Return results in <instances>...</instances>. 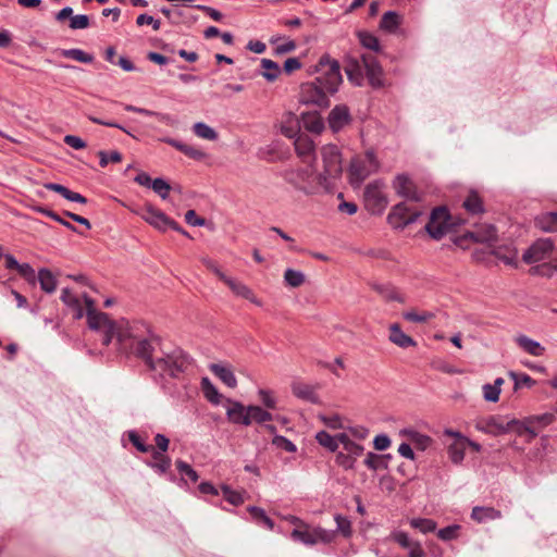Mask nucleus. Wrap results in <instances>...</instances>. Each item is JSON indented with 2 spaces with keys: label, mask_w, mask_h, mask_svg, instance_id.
<instances>
[{
  "label": "nucleus",
  "mask_w": 557,
  "mask_h": 557,
  "mask_svg": "<svg viewBox=\"0 0 557 557\" xmlns=\"http://www.w3.org/2000/svg\"><path fill=\"white\" fill-rule=\"evenodd\" d=\"M201 388L208 401L213 405H218L220 403L221 394L208 377H202Z\"/></svg>",
  "instance_id": "41"
},
{
  "label": "nucleus",
  "mask_w": 557,
  "mask_h": 557,
  "mask_svg": "<svg viewBox=\"0 0 557 557\" xmlns=\"http://www.w3.org/2000/svg\"><path fill=\"white\" fill-rule=\"evenodd\" d=\"M392 186L395 193L408 201L420 202L424 198V194L418 189L416 183L406 173H400L393 180Z\"/></svg>",
  "instance_id": "12"
},
{
  "label": "nucleus",
  "mask_w": 557,
  "mask_h": 557,
  "mask_svg": "<svg viewBox=\"0 0 557 557\" xmlns=\"http://www.w3.org/2000/svg\"><path fill=\"white\" fill-rule=\"evenodd\" d=\"M136 24L138 26L143 25H151L154 30H159L161 27L160 20L154 18L151 15H148L146 13L139 14L136 18Z\"/></svg>",
  "instance_id": "60"
},
{
  "label": "nucleus",
  "mask_w": 557,
  "mask_h": 557,
  "mask_svg": "<svg viewBox=\"0 0 557 557\" xmlns=\"http://www.w3.org/2000/svg\"><path fill=\"white\" fill-rule=\"evenodd\" d=\"M535 225L544 232H557V212H545L537 215Z\"/></svg>",
  "instance_id": "30"
},
{
  "label": "nucleus",
  "mask_w": 557,
  "mask_h": 557,
  "mask_svg": "<svg viewBox=\"0 0 557 557\" xmlns=\"http://www.w3.org/2000/svg\"><path fill=\"white\" fill-rule=\"evenodd\" d=\"M434 314L432 312L423 311V312H416V311H408L404 313V318L407 321L416 322V323H423L432 319Z\"/></svg>",
  "instance_id": "56"
},
{
  "label": "nucleus",
  "mask_w": 557,
  "mask_h": 557,
  "mask_svg": "<svg viewBox=\"0 0 557 557\" xmlns=\"http://www.w3.org/2000/svg\"><path fill=\"white\" fill-rule=\"evenodd\" d=\"M124 342L119 343L121 349H129L137 358L153 372L161 376L181 380L191 367V358L181 348L170 352L162 351V356L153 358L156 346L160 345L159 336L150 333L144 323L127 324L124 329Z\"/></svg>",
  "instance_id": "1"
},
{
  "label": "nucleus",
  "mask_w": 557,
  "mask_h": 557,
  "mask_svg": "<svg viewBox=\"0 0 557 557\" xmlns=\"http://www.w3.org/2000/svg\"><path fill=\"white\" fill-rule=\"evenodd\" d=\"M128 440L140 453L152 450V445L146 444L136 431H128Z\"/></svg>",
  "instance_id": "55"
},
{
  "label": "nucleus",
  "mask_w": 557,
  "mask_h": 557,
  "mask_svg": "<svg viewBox=\"0 0 557 557\" xmlns=\"http://www.w3.org/2000/svg\"><path fill=\"white\" fill-rule=\"evenodd\" d=\"M249 417H250V424L252 423V421H255L257 423H264V422L273 420L272 413L262 409L259 406H253V405L249 406Z\"/></svg>",
  "instance_id": "44"
},
{
  "label": "nucleus",
  "mask_w": 557,
  "mask_h": 557,
  "mask_svg": "<svg viewBox=\"0 0 557 557\" xmlns=\"http://www.w3.org/2000/svg\"><path fill=\"white\" fill-rule=\"evenodd\" d=\"M202 263L205 264V267L208 270H210L212 273H214L224 283L230 278V276L225 275L213 260L203 259Z\"/></svg>",
  "instance_id": "64"
},
{
  "label": "nucleus",
  "mask_w": 557,
  "mask_h": 557,
  "mask_svg": "<svg viewBox=\"0 0 557 557\" xmlns=\"http://www.w3.org/2000/svg\"><path fill=\"white\" fill-rule=\"evenodd\" d=\"M510 376L513 381V388L518 389L522 386L532 387L535 384V381L525 373H515L510 372Z\"/></svg>",
  "instance_id": "49"
},
{
  "label": "nucleus",
  "mask_w": 557,
  "mask_h": 557,
  "mask_svg": "<svg viewBox=\"0 0 557 557\" xmlns=\"http://www.w3.org/2000/svg\"><path fill=\"white\" fill-rule=\"evenodd\" d=\"M99 156V164L101 168H106L109 162H113V163H117V162H121L122 161V153L119 152L117 150H112L110 152H106V151H99L98 153Z\"/></svg>",
  "instance_id": "50"
},
{
  "label": "nucleus",
  "mask_w": 557,
  "mask_h": 557,
  "mask_svg": "<svg viewBox=\"0 0 557 557\" xmlns=\"http://www.w3.org/2000/svg\"><path fill=\"white\" fill-rule=\"evenodd\" d=\"M339 443L343 445L344 450L351 455L352 458H357L360 455H362L364 448L361 444L356 443L352 441L346 433H339L338 434Z\"/></svg>",
  "instance_id": "33"
},
{
  "label": "nucleus",
  "mask_w": 557,
  "mask_h": 557,
  "mask_svg": "<svg viewBox=\"0 0 557 557\" xmlns=\"http://www.w3.org/2000/svg\"><path fill=\"white\" fill-rule=\"evenodd\" d=\"M281 133L287 138H296L300 135V123L297 115L292 112L286 114L281 124Z\"/></svg>",
  "instance_id": "26"
},
{
  "label": "nucleus",
  "mask_w": 557,
  "mask_h": 557,
  "mask_svg": "<svg viewBox=\"0 0 557 557\" xmlns=\"http://www.w3.org/2000/svg\"><path fill=\"white\" fill-rule=\"evenodd\" d=\"M315 440L321 446L325 447L332 453L336 451L338 448V444H341L338 440V434L336 436H332L326 431L318 432L315 435Z\"/></svg>",
  "instance_id": "37"
},
{
  "label": "nucleus",
  "mask_w": 557,
  "mask_h": 557,
  "mask_svg": "<svg viewBox=\"0 0 557 557\" xmlns=\"http://www.w3.org/2000/svg\"><path fill=\"white\" fill-rule=\"evenodd\" d=\"M553 248L550 238H540L523 252L522 260L528 264L544 261L550 257Z\"/></svg>",
  "instance_id": "15"
},
{
  "label": "nucleus",
  "mask_w": 557,
  "mask_h": 557,
  "mask_svg": "<svg viewBox=\"0 0 557 557\" xmlns=\"http://www.w3.org/2000/svg\"><path fill=\"white\" fill-rule=\"evenodd\" d=\"M193 132L197 137L203 138L207 140H216L219 137V134L216 133V131L203 122L195 123L193 125Z\"/></svg>",
  "instance_id": "40"
},
{
  "label": "nucleus",
  "mask_w": 557,
  "mask_h": 557,
  "mask_svg": "<svg viewBox=\"0 0 557 557\" xmlns=\"http://www.w3.org/2000/svg\"><path fill=\"white\" fill-rule=\"evenodd\" d=\"M364 69L366 76L370 86L374 89H379L385 86L384 72L376 60V58L370 53L361 55V61H352L345 67L346 74L350 82L357 85H361L363 79L361 69Z\"/></svg>",
  "instance_id": "5"
},
{
  "label": "nucleus",
  "mask_w": 557,
  "mask_h": 557,
  "mask_svg": "<svg viewBox=\"0 0 557 557\" xmlns=\"http://www.w3.org/2000/svg\"><path fill=\"white\" fill-rule=\"evenodd\" d=\"M225 284L231 288V290L238 297L245 298L258 306H260V301L256 298L253 292L242 282H238L232 277H230Z\"/></svg>",
  "instance_id": "24"
},
{
  "label": "nucleus",
  "mask_w": 557,
  "mask_h": 557,
  "mask_svg": "<svg viewBox=\"0 0 557 557\" xmlns=\"http://www.w3.org/2000/svg\"><path fill=\"white\" fill-rule=\"evenodd\" d=\"M210 371L218 376L226 386L234 388L237 385V380L233 373V371L222 364L212 363L209 367Z\"/></svg>",
  "instance_id": "27"
},
{
  "label": "nucleus",
  "mask_w": 557,
  "mask_h": 557,
  "mask_svg": "<svg viewBox=\"0 0 557 557\" xmlns=\"http://www.w3.org/2000/svg\"><path fill=\"white\" fill-rule=\"evenodd\" d=\"M401 434L407 435L409 440L421 450L428 448L432 442L430 436L421 434L412 429H405L401 431Z\"/></svg>",
  "instance_id": "38"
},
{
  "label": "nucleus",
  "mask_w": 557,
  "mask_h": 557,
  "mask_svg": "<svg viewBox=\"0 0 557 557\" xmlns=\"http://www.w3.org/2000/svg\"><path fill=\"white\" fill-rule=\"evenodd\" d=\"M420 214V211L412 209L403 201L392 208L387 221L395 228H405L407 225L414 223Z\"/></svg>",
  "instance_id": "13"
},
{
  "label": "nucleus",
  "mask_w": 557,
  "mask_h": 557,
  "mask_svg": "<svg viewBox=\"0 0 557 557\" xmlns=\"http://www.w3.org/2000/svg\"><path fill=\"white\" fill-rule=\"evenodd\" d=\"M453 227L451 216L446 207L434 208L425 225L426 233L436 240L442 239Z\"/></svg>",
  "instance_id": "10"
},
{
  "label": "nucleus",
  "mask_w": 557,
  "mask_h": 557,
  "mask_svg": "<svg viewBox=\"0 0 557 557\" xmlns=\"http://www.w3.org/2000/svg\"><path fill=\"white\" fill-rule=\"evenodd\" d=\"M293 394L302 400H306L311 404H319L320 398L315 393L314 386L304 383V382H294L292 384Z\"/></svg>",
  "instance_id": "20"
},
{
  "label": "nucleus",
  "mask_w": 557,
  "mask_h": 557,
  "mask_svg": "<svg viewBox=\"0 0 557 557\" xmlns=\"http://www.w3.org/2000/svg\"><path fill=\"white\" fill-rule=\"evenodd\" d=\"M247 510L250 513L255 523H257L258 525L265 527L269 530H273L274 521L265 513V511L262 508L257 506H249Z\"/></svg>",
  "instance_id": "32"
},
{
  "label": "nucleus",
  "mask_w": 557,
  "mask_h": 557,
  "mask_svg": "<svg viewBox=\"0 0 557 557\" xmlns=\"http://www.w3.org/2000/svg\"><path fill=\"white\" fill-rule=\"evenodd\" d=\"M37 281L40 284V288L47 294H52L57 288L55 276L50 270L46 268H42L38 271V274L36 275V282Z\"/></svg>",
  "instance_id": "28"
},
{
  "label": "nucleus",
  "mask_w": 557,
  "mask_h": 557,
  "mask_svg": "<svg viewBox=\"0 0 557 557\" xmlns=\"http://www.w3.org/2000/svg\"><path fill=\"white\" fill-rule=\"evenodd\" d=\"M284 278L289 286L298 287L305 282V274L297 270L287 269Z\"/></svg>",
  "instance_id": "48"
},
{
  "label": "nucleus",
  "mask_w": 557,
  "mask_h": 557,
  "mask_svg": "<svg viewBox=\"0 0 557 557\" xmlns=\"http://www.w3.org/2000/svg\"><path fill=\"white\" fill-rule=\"evenodd\" d=\"M231 406L226 410L228 420L235 424L250 425L249 406L245 407L239 401H231Z\"/></svg>",
  "instance_id": "17"
},
{
  "label": "nucleus",
  "mask_w": 557,
  "mask_h": 557,
  "mask_svg": "<svg viewBox=\"0 0 557 557\" xmlns=\"http://www.w3.org/2000/svg\"><path fill=\"white\" fill-rule=\"evenodd\" d=\"M410 525L421 533L426 534L436 530V522L428 518H413L410 520Z\"/></svg>",
  "instance_id": "43"
},
{
  "label": "nucleus",
  "mask_w": 557,
  "mask_h": 557,
  "mask_svg": "<svg viewBox=\"0 0 557 557\" xmlns=\"http://www.w3.org/2000/svg\"><path fill=\"white\" fill-rule=\"evenodd\" d=\"M175 465L181 475L187 476L191 482L198 481L199 475L197 471L191 468L190 465L183 460H176Z\"/></svg>",
  "instance_id": "52"
},
{
  "label": "nucleus",
  "mask_w": 557,
  "mask_h": 557,
  "mask_svg": "<svg viewBox=\"0 0 557 557\" xmlns=\"http://www.w3.org/2000/svg\"><path fill=\"white\" fill-rule=\"evenodd\" d=\"M221 491H222L223 497L230 504H232L234 506H238L244 503L243 495L239 492L232 490L228 485H222Z\"/></svg>",
  "instance_id": "47"
},
{
  "label": "nucleus",
  "mask_w": 557,
  "mask_h": 557,
  "mask_svg": "<svg viewBox=\"0 0 557 557\" xmlns=\"http://www.w3.org/2000/svg\"><path fill=\"white\" fill-rule=\"evenodd\" d=\"M260 65L263 71L260 73L268 82H274L281 74L280 65L270 59H261Z\"/></svg>",
  "instance_id": "34"
},
{
  "label": "nucleus",
  "mask_w": 557,
  "mask_h": 557,
  "mask_svg": "<svg viewBox=\"0 0 557 557\" xmlns=\"http://www.w3.org/2000/svg\"><path fill=\"white\" fill-rule=\"evenodd\" d=\"M272 444L276 448L283 449L287 453H296L297 450L296 445L283 435H275L272 440Z\"/></svg>",
  "instance_id": "54"
},
{
  "label": "nucleus",
  "mask_w": 557,
  "mask_h": 557,
  "mask_svg": "<svg viewBox=\"0 0 557 557\" xmlns=\"http://www.w3.org/2000/svg\"><path fill=\"white\" fill-rule=\"evenodd\" d=\"M380 163L373 150H368L362 157L351 159L348 169L351 185L359 186L368 176L376 172Z\"/></svg>",
  "instance_id": "7"
},
{
  "label": "nucleus",
  "mask_w": 557,
  "mask_h": 557,
  "mask_svg": "<svg viewBox=\"0 0 557 557\" xmlns=\"http://www.w3.org/2000/svg\"><path fill=\"white\" fill-rule=\"evenodd\" d=\"M382 187L383 183L375 181L368 184L364 188V206L372 214H381L387 207V197L384 195Z\"/></svg>",
  "instance_id": "11"
},
{
  "label": "nucleus",
  "mask_w": 557,
  "mask_h": 557,
  "mask_svg": "<svg viewBox=\"0 0 557 557\" xmlns=\"http://www.w3.org/2000/svg\"><path fill=\"white\" fill-rule=\"evenodd\" d=\"M281 176L286 183L306 195L317 193L319 185L318 183H313L317 180V176H314L313 172L307 168L286 169L281 173Z\"/></svg>",
  "instance_id": "8"
},
{
  "label": "nucleus",
  "mask_w": 557,
  "mask_h": 557,
  "mask_svg": "<svg viewBox=\"0 0 557 557\" xmlns=\"http://www.w3.org/2000/svg\"><path fill=\"white\" fill-rule=\"evenodd\" d=\"M62 55L82 63H91L94 61V55L89 54L82 49L72 48L62 50Z\"/></svg>",
  "instance_id": "42"
},
{
  "label": "nucleus",
  "mask_w": 557,
  "mask_h": 557,
  "mask_svg": "<svg viewBox=\"0 0 557 557\" xmlns=\"http://www.w3.org/2000/svg\"><path fill=\"white\" fill-rule=\"evenodd\" d=\"M151 188L162 199H166L169 197V193L171 190L170 184L161 177H157L153 180V182L151 184Z\"/></svg>",
  "instance_id": "51"
},
{
  "label": "nucleus",
  "mask_w": 557,
  "mask_h": 557,
  "mask_svg": "<svg viewBox=\"0 0 557 557\" xmlns=\"http://www.w3.org/2000/svg\"><path fill=\"white\" fill-rule=\"evenodd\" d=\"M463 208L471 214L482 213L484 211L481 198L475 191H470L463 201Z\"/></svg>",
  "instance_id": "39"
},
{
  "label": "nucleus",
  "mask_w": 557,
  "mask_h": 557,
  "mask_svg": "<svg viewBox=\"0 0 557 557\" xmlns=\"http://www.w3.org/2000/svg\"><path fill=\"white\" fill-rule=\"evenodd\" d=\"M336 532H339L345 539H348L352 534L351 522L347 517L342 515H335Z\"/></svg>",
  "instance_id": "46"
},
{
  "label": "nucleus",
  "mask_w": 557,
  "mask_h": 557,
  "mask_svg": "<svg viewBox=\"0 0 557 557\" xmlns=\"http://www.w3.org/2000/svg\"><path fill=\"white\" fill-rule=\"evenodd\" d=\"M83 298L86 306L85 313L88 326L94 331L102 333V344L108 346L114 337L117 343H123L125 336L124 327L119 326L107 313L97 311L94 299L87 294H84Z\"/></svg>",
  "instance_id": "4"
},
{
  "label": "nucleus",
  "mask_w": 557,
  "mask_h": 557,
  "mask_svg": "<svg viewBox=\"0 0 557 557\" xmlns=\"http://www.w3.org/2000/svg\"><path fill=\"white\" fill-rule=\"evenodd\" d=\"M16 271L25 278L29 284L36 283V273L29 263H20Z\"/></svg>",
  "instance_id": "57"
},
{
  "label": "nucleus",
  "mask_w": 557,
  "mask_h": 557,
  "mask_svg": "<svg viewBox=\"0 0 557 557\" xmlns=\"http://www.w3.org/2000/svg\"><path fill=\"white\" fill-rule=\"evenodd\" d=\"M336 463L345 470L354 469L356 459L347 453L339 451L335 458Z\"/></svg>",
  "instance_id": "59"
},
{
  "label": "nucleus",
  "mask_w": 557,
  "mask_h": 557,
  "mask_svg": "<svg viewBox=\"0 0 557 557\" xmlns=\"http://www.w3.org/2000/svg\"><path fill=\"white\" fill-rule=\"evenodd\" d=\"M89 26V17L86 14H77L71 17L70 27L72 29H84Z\"/></svg>",
  "instance_id": "61"
},
{
  "label": "nucleus",
  "mask_w": 557,
  "mask_h": 557,
  "mask_svg": "<svg viewBox=\"0 0 557 557\" xmlns=\"http://www.w3.org/2000/svg\"><path fill=\"white\" fill-rule=\"evenodd\" d=\"M351 121L350 112L347 106H335L327 117V123L332 132L337 133L348 125Z\"/></svg>",
  "instance_id": "16"
},
{
  "label": "nucleus",
  "mask_w": 557,
  "mask_h": 557,
  "mask_svg": "<svg viewBox=\"0 0 557 557\" xmlns=\"http://www.w3.org/2000/svg\"><path fill=\"white\" fill-rule=\"evenodd\" d=\"M392 539L399 544L403 548H409L411 547L412 540L408 536L406 532L403 531H396L392 534Z\"/></svg>",
  "instance_id": "63"
},
{
  "label": "nucleus",
  "mask_w": 557,
  "mask_h": 557,
  "mask_svg": "<svg viewBox=\"0 0 557 557\" xmlns=\"http://www.w3.org/2000/svg\"><path fill=\"white\" fill-rule=\"evenodd\" d=\"M358 37H359V41L362 45V47H364L371 51H374V52L380 51L381 47H380L379 39L373 34L368 33V32H359Z\"/></svg>",
  "instance_id": "45"
},
{
  "label": "nucleus",
  "mask_w": 557,
  "mask_h": 557,
  "mask_svg": "<svg viewBox=\"0 0 557 557\" xmlns=\"http://www.w3.org/2000/svg\"><path fill=\"white\" fill-rule=\"evenodd\" d=\"M459 524H450L437 531V536L444 542H448L458 537Z\"/></svg>",
  "instance_id": "53"
},
{
  "label": "nucleus",
  "mask_w": 557,
  "mask_h": 557,
  "mask_svg": "<svg viewBox=\"0 0 557 557\" xmlns=\"http://www.w3.org/2000/svg\"><path fill=\"white\" fill-rule=\"evenodd\" d=\"M516 344L519 348H521L524 352L534 356L541 357L545 352V348L541 345L540 342L534 341L527 335L520 334L515 338Z\"/></svg>",
  "instance_id": "21"
},
{
  "label": "nucleus",
  "mask_w": 557,
  "mask_h": 557,
  "mask_svg": "<svg viewBox=\"0 0 557 557\" xmlns=\"http://www.w3.org/2000/svg\"><path fill=\"white\" fill-rule=\"evenodd\" d=\"M401 22L400 15L395 11H387L383 14L380 28L388 33H394Z\"/></svg>",
  "instance_id": "35"
},
{
  "label": "nucleus",
  "mask_w": 557,
  "mask_h": 557,
  "mask_svg": "<svg viewBox=\"0 0 557 557\" xmlns=\"http://www.w3.org/2000/svg\"><path fill=\"white\" fill-rule=\"evenodd\" d=\"M44 187L48 190L60 194L62 197L73 202L85 205L88 201L85 196L81 195L79 193L72 191L67 187L58 183H45Z\"/></svg>",
  "instance_id": "23"
},
{
  "label": "nucleus",
  "mask_w": 557,
  "mask_h": 557,
  "mask_svg": "<svg viewBox=\"0 0 557 557\" xmlns=\"http://www.w3.org/2000/svg\"><path fill=\"white\" fill-rule=\"evenodd\" d=\"M143 219L159 231L165 232L169 228V216L151 206L145 209Z\"/></svg>",
  "instance_id": "18"
},
{
  "label": "nucleus",
  "mask_w": 557,
  "mask_h": 557,
  "mask_svg": "<svg viewBox=\"0 0 557 557\" xmlns=\"http://www.w3.org/2000/svg\"><path fill=\"white\" fill-rule=\"evenodd\" d=\"M295 150L301 158L310 157L314 151V144L312 139L305 134H300L294 141Z\"/></svg>",
  "instance_id": "29"
},
{
  "label": "nucleus",
  "mask_w": 557,
  "mask_h": 557,
  "mask_svg": "<svg viewBox=\"0 0 557 557\" xmlns=\"http://www.w3.org/2000/svg\"><path fill=\"white\" fill-rule=\"evenodd\" d=\"M32 209L35 212H38L40 214H44V215L54 220L55 222L60 223L61 225H63L67 230L72 231V232H77V228L72 223H70L69 221L64 220L62 216H60L54 211H52V210H50V209H48L46 207H42V206H33Z\"/></svg>",
  "instance_id": "36"
},
{
  "label": "nucleus",
  "mask_w": 557,
  "mask_h": 557,
  "mask_svg": "<svg viewBox=\"0 0 557 557\" xmlns=\"http://www.w3.org/2000/svg\"><path fill=\"white\" fill-rule=\"evenodd\" d=\"M391 459V454L376 455L374 453H368L364 459V465L369 469L376 471L379 469H386Z\"/></svg>",
  "instance_id": "31"
},
{
  "label": "nucleus",
  "mask_w": 557,
  "mask_h": 557,
  "mask_svg": "<svg viewBox=\"0 0 557 557\" xmlns=\"http://www.w3.org/2000/svg\"><path fill=\"white\" fill-rule=\"evenodd\" d=\"M140 114L146 115V116H154L160 122H162L166 125H173L175 123V120L168 113L156 112V111H151V110L141 108Z\"/></svg>",
  "instance_id": "58"
},
{
  "label": "nucleus",
  "mask_w": 557,
  "mask_h": 557,
  "mask_svg": "<svg viewBox=\"0 0 557 557\" xmlns=\"http://www.w3.org/2000/svg\"><path fill=\"white\" fill-rule=\"evenodd\" d=\"M389 341L400 348H408L417 345L414 339L405 334L397 323L392 324L389 327Z\"/></svg>",
  "instance_id": "25"
},
{
  "label": "nucleus",
  "mask_w": 557,
  "mask_h": 557,
  "mask_svg": "<svg viewBox=\"0 0 557 557\" xmlns=\"http://www.w3.org/2000/svg\"><path fill=\"white\" fill-rule=\"evenodd\" d=\"M444 434L454 438L453 443L448 446V455L453 462L459 463L463 460L465 449L467 446L473 447L474 450H480V445L471 442L461 433L446 429Z\"/></svg>",
  "instance_id": "14"
},
{
  "label": "nucleus",
  "mask_w": 557,
  "mask_h": 557,
  "mask_svg": "<svg viewBox=\"0 0 557 557\" xmlns=\"http://www.w3.org/2000/svg\"><path fill=\"white\" fill-rule=\"evenodd\" d=\"M321 156L323 161V172L317 175L318 185L325 190H330V178H337L343 172L342 153L334 144L322 147Z\"/></svg>",
  "instance_id": "6"
},
{
  "label": "nucleus",
  "mask_w": 557,
  "mask_h": 557,
  "mask_svg": "<svg viewBox=\"0 0 557 557\" xmlns=\"http://www.w3.org/2000/svg\"><path fill=\"white\" fill-rule=\"evenodd\" d=\"M61 301L73 312V318L79 320L85 311L81 299L70 288H63L60 296Z\"/></svg>",
  "instance_id": "19"
},
{
  "label": "nucleus",
  "mask_w": 557,
  "mask_h": 557,
  "mask_svg": "<svg viewBox=\"0 0 557 557\" xmlns=\"http://www.w3.org/2000/svg\"><path fill=\"white\" fill-rule=\"evenodd\" d=\"M147 466L153 469L159 474H164L169 471L171 467V460L168 457L159 461H147Z\"/></svg>",
  "instance_id": "62"
},
{
  "label": "nucleus",
  "mask_w": 557,
  "mask_h": 557,
  "mask_svg": "<svg viewBox=\"0 0 557 557\" xmlns=\"http://www.w3.org/2000/svg\"><path fill=\"white\" fill-rule=\"evenodd\" d=\"M556 420L555 413L545 412L534 414L522 420L509 416L490 417V435L515 434L524 436L525 443H531L539 431L552 424Z\"/></svg>",
  "instance_id": "3"
},
{
  "label": "nucleus",
  "mask_w": 557,
  "mask_h": 557,
  "mask_svg": "<svg viewBox=\"0 0 557 557\" xmlns=\"http://www.w3.org/2000/svg\"><path fill=\"white\" fill-rule=\"evenodd\" d=\"M309 73H317L319 75L314 81L301 85V102L318 108H327L330 106V96L337 92L343 82L338 61L325 53L321 55L315 65L310 66Z\"/></svg>",
  "instance_id": "2"
},
{
  "label": "nucleus",
  "mask_w": 557,
  "mask_h": 557,
  "mask_svg": "<svg viewBox=\"0 0 557 557\" xmlns=\"http://www.w3.org/2000/svg\"><path fill=\"white\" fill-rule=\"evenodd\" d=\"M162 141L174 147L175 149H177L178 151H181L182 153H184L185 156H187L190 159L199 161V160L205 159V157H206V153L202 150H200L194 146L187 145L183 141H180L177 139L166 137V138L162 139Z\"/></svg>",
  "instance_id": "22"
},
{
  "label": "nucleus",
  "mask_w": 557,
  "mask_h": 557,
  "mask_svg": "<svg viewBox=\"0 0 557 557\" xmlns=\"http://www.w3.org/2000/svg\"><path fill=\"white\" fill-rule=\"evenodd\" d=\"M290 537L295 542H300L304 545L312 546L319 542L324 544L332 543L336 537V533L333 530H325L321 527H317L310 530L307 524H304L301 528L294 529L290 533Z\"/></svg>",
  "instance_id": "9"
}]
</instances>
